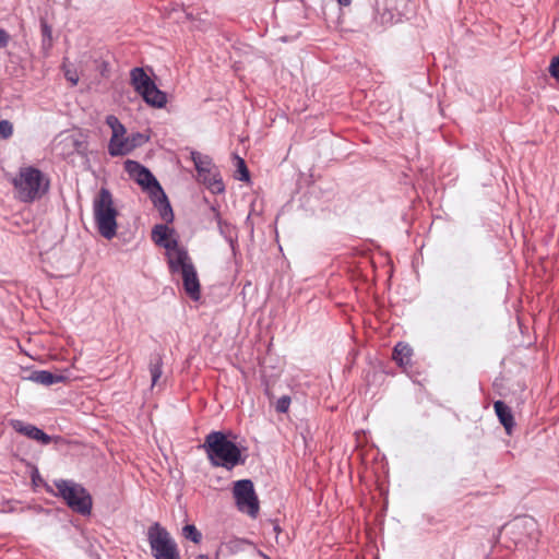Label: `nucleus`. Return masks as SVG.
<instances>
[{
	"label": "nucleus",
	"instance_id": "obj_17",
	"mask_svg": "<svg viewBox=\"0 0 559 559\" xmlns=\"http://www.w3.org/2000/svg\"><path fill=\"white\" fill-rule=\"evenodd\" d=\"M412 356L413 349L408 344L400 342L395 345L393 349V359L399 366L403 368L411 366Z\"/></svg>",
	"mask_w": 559,
	"mask_h": 559
},
{
	"label": "nucleus",
	"instance_id": "obj_1",
	"mask_svg": "<svg viewBox=\"0 0 559 559\" xmlns=\"http://www.w3.org/2000/svg\"><path fill=\"white\" fill-rule=\"evenodd\" d=\"M201 447L214 467H224L230 471L237 465L245 464L246 460L242 457L240 449L223 431H211Z\"/></svg>",
	"mask_w": 559,
	"mask_h": 559
},
{
	"label": "nucleus",
	"instance_id": "obj_27",
	"mask_svg": "<svg viewBox=\"0 0 559 559\" xmlns=\"http://www.w3.org/2000/svg\"><path fill=\"white\" fill-rule=\"evenodd\" d=\"M290 405V397L288 395H284L280 397L276 402L275 409L278 413H286Z\"/></svg>",
	"mask_w": 559,
	"mask_h": 559
},
{
	"label": "nucleus",
	"instance_id": "obj_30",
	"mask_svg": "<svg viewBox=\"0 0 559 559\" xmlns=\"http://www.w3.org/2000/svg\"><path fill=\"white\" fill-rule=\"evenodd\" d=\"M126 128L122 123H119L118 127H116L112 131H111V138L110 139H117V138H122V135H126Z\"/></svg>",
	"mask_w": 559,
	"mask_h": 559
},
{
	"label": "nucleus",
	"instance_id": "obj_32",
	"mask_svg": "<svg viewBox=\"0 0 559 559\" xmlns=\"http://www.w3.org/2000/svg\"><path fill=\"white\" fill-rule=\"evenodd\" d=\"M10 39V35L7 33L5 29L0 28V48L7 47Z\"/></svg>",
	"mask_w": 559,
	"mask_h": 559
},
{
	"label": "nucleus",
	"instance_id": "obj_10",
	"mask_svg": "<svg viewBox=\"0 0 559 559\" xmlns=\"http://www.w3.org/2000/svg\"><path fill=\"white\" fill-rule=\"evenodd\" d=\"M174 233L167 225H155L152 230V239L153 241L167 250V260L170 261V253L176 252L177 250H186L183 247L178 245L177 239L170 238L169 236Z\"/></svg>",
	"mask_w": 559,
	"mask_h": 559
},
{
	"label": "nucleus",
	"instance_id": "obj_9",
	"mask_svg": "<svg viewBox=\"0 0 559 559\" xmlns=\"http://www.w3.org/2000/svg\"><path fill=\"white\" fill-rule=\"evenodd\" d=\"M124 170L139 186L143 188L150 195L162 192V186L153 174L136 160L127 159L124 162Z\"/></svg>",
	"mask_w": 559,
	"mask_h": 559
},
{
	"label": "nucleus",
	"instance_id": "obj_16",
	"mask_svg": "<svg viewBox=\"0 0 559 559\" xmlns=\"http://www.w3.org/2000/svg\"><path fill=\"white\" fill-rule=\"evenodd\" d=\"M29 379L36 383L48 386L64 381L66 377L48 370H37L32 372Z\"/></svg>",
	"mask_w": 559,
	"mask_h": 559
},
{
	"label": "nucleus",
	"instance_id": "obj_4",
	"mask_svg": "<svg viewBox=\"0 0 559 559\" xmlns=\"http://www.w3.org/2000/svg\"><path fill=\"white\" fill-rule=\"evenodd\" d=\"M169 272L180 274L186 294L192 300H199L201 297V285L198 277L197 269L189 257L187 250H177L170 253L168 262Z\"/></svg>",
	"mask_w": 559,
	"mask_h": 559
},
{
	"label": "nucleus",
	"instance_id": "obj_14",
	"mask_svg": "<svg viewBox=\"0 0 559 559\" xmlns=\"http://www.w3.org/2000/svg\"><path fill=\"white\" fill-rule=\"evenodd\" d=\"M150 198L155 207L158 209L162 219L166 223H171L174 221V212L164 190L162 189L160 193H154Z\"/></svg>",
	"mask_w": 559,
	"mask_h": 559
},
{
	"label": "nucleus",
	"instance_id": "obj_13",
	"mask_svg": "<svg viewBox=\"0 0 559 559\" xmlns=\"http://www.w3.org/2000/svg\"><path fill=\"white\" fill-rule=\"evenodd\" d=\"M513 534L526 533L527 537L534 542L538 540L539 532L537 523L533 518L523 516L516 519L512 525Z\"/></svg>",
	"mask_w": 559,
	"mask_h": 559
},
{
	"label": "nucleus",
	"instance_id": "obj_33",
	"mask_svg": "<svg viewBox=\"0 0 559 559\" xmlns=\"http://www.w3.org/2000/svg\"><path fill=\"white\" fill-rule=\"evenodd\" d=\"M337 2L342 7H347L352 3V0H337Z\"/></svg>",
	"mask_w": 559,
	"mask_h": 559
},
{
	"label": "nucleus",
	"instance_id": "obj_22",
	"mask_svg": "<svg viewBox=\"0 0 559 559\" xmlns=\"http://www.w3.org/2000/svg\"><path fill=\"white\" fill-rule=\"evenodd\" d=\"M182 536L194 544H200L202 540L201 532L193 524H187L182 527Z\"/></svg>",
	"mask_w": 559,
	"mask_h": 559
},
{
	"label": "nucleus",
	"instance_id": "obj_25",
	"mask_svg": "<svg viewBox=\"0 0 559 559\" xmlns=\"http://www.w3.org/2000/svg\"><path fill=\"white\" fill-rule=\"evenodd\" d=\"M13 134V124L9 120H0V139L8 140Z\"/></svg>",
	"mask_w": 559,
	"mask_h": 559
},
{
	"label": "nucleus",
	"instance_id": "obj_11",
	"mask_svg": "<svg viewBox=\"0 0 559 559\" xmlns=\"http://www.w3.org/2000/svg\"><path fill=\"white\" fill-rule=\"evenodd\" d=\"M10 426L19 433L35 440L44 445L49 444L52 438L38 427L26 424L20 419L10 420Z\"/></svg>",
	"mask_w": 559,
	"mask_h": 559
},
{
	"label": "nucleus",
	"instance_id": "obj_2",
	"mask_svg": "<svg viewBox=\"0 0 559 559\" xmlns=\"http://www.w3.org/2000/svg\"><path fill=\"white\" fill-rule=\"evenodd\" d=\"M11 182L14 188V198L23 203H33L41 199L50 186L49 178L34 166L21 167Z\"/></svg>",
	"mask_w": 559,
	"mask_h": 559
},
{
	"label": "nucleus",
	"instance_id": "obj_12",
	"mask_svg": "<svg viewBox=\"0 0 559 559\" xmlns=\"http://www.w3.org/2000/svg\"><path fill=\"white\" fill-rule=\"evenodd\" d=\"M198 180L206 186L212 193L218 194L225 191L224 182L216 166L210 170L206 169L204 173H199Z\"/></svg>",
	"mask_w": 559,
	"mask_h": 559
},
{
	"label": "nucleus",
	"instance_id": "obj_23",
	"mask_svg": "<svg viewBox=\"0 0 559 559\" xmlns=\"http://www.w3.org/2000/svg\"><path fill=\"white\" fill-rule=\"evenodd\" d=\"M40 29L43 36V48L49 50L52 46V29L45 20L40 21Z\"/></svg>",
	"mask_w": 559,
	"mask_h": 559
},
{
	"label": "nucleus",
	"instance_id": "obj_18",
	"mask_svg": "<svg viewBox=\"0 0 559 559\" xmlns=\"http://www.w3.org/2000/svg\"><path fill=\"white\" fill-rule=\"evenodd\" d=\"M132 152V145L127 136L110 139L108 144V153L110 156H123Z\"/></svg>",
	"mask_w": 559,
	"mask_h": 559
},
{
	"label": "nucleus",
	"instance_id": "obj_7",
	"mask_svg": "<svg viewBox=\"0 0 559 559\" xmlns=\"http://www.w3.org/2000/svg\"><path fill=\"white\" fill-rule=\"evenodd\" d=\"M56 496H60L73 511L88 514L92 509V498L84 487L71 480H55Z\"/></svg>",
	"mask_w": 559,
	"mask_h": 559
},
{
	"label": "nucleus",
	"instance_id": "obj_5",
	"mask_svg": "<svg viewBox=\"0 0 559 559\" xmlns=\"http://www.w3.org/2000/svg\"><path fill=\"white\" fill-rule=\"evenodd\" d=\"M146 535L154 559H181L176 540L158 522L147 528Z\"/></svg>",
	"mask_w": 559,
	"mask_h": 559
},
{
	"label": "nucleus",
	"instance_id": "obj_34",
	"mask_svg": "<svg viewBox=\"0 0 559 559\" xmlns=\"http://www.w3.org/2000/svg\"><path fill=\"white\" fill-rule=\"evenodd\" d=\"M195 559H210L207 555H199Z\"/></svg>",
	"mask_w": 559,
	"mask_h": 559
},
{
	"label": "nucleus",
	"instance_id": "obj_28",
	"mask_svg": "<svg viewBox=\"0 0 559 559\" xmlns=\"http://www.w3.org/2000/svg\"><path fill=\"white\" fill-rule=\"evenodd\" d=\"M548 70L550 75L559 81V55L551 59Z\"/></svg>",
	"mask_w": 559,
	"mask_h": 559
},
{
	"label": "nucleus",
	"instance_id": "obj_31",
	"mask_svg": "<svg viewBox=\"0 0 559 559\" xmlns=\"http://www.w3.org/2000/svg\"><path fill=\"white\" fill-rule=\"evenodd\" d=\"M106 123H107V126H108V127L111 129V131H112V130H114L116 127H118V126H119V123H121V122H120V120H119L116 116H114V115H109V116H107V117H106Z\"/></svg>",
	"mask_w": 559,
	"mask_h": 559
},
{
	"label": "nucleus",
	"instance_id": "obj_26",
	"mask_svg": "<svg viewBox=\"0 0 559 559\" xmlns=\"http://www.w3.org/2000/svg\"><path fill=\"white\" fill-rule=\"evenodd\" d=\"M127 138L129 140V143L132 145V151L135 147L143 145L147 141V138L139 132L132 133L131 135H129Z\"/></svg>",
	"mask_w": 559,
	"mask_h": 559
},
{
	"label": "nucleus",
	"instance_id": "obj_19",
	"mask_svg": "<svg viewBox=\"0 0 559 559\" xmlns=\"http://www.w3.org/2000/svg\"><path fill=\"white\" fill-rule=\"evenodd\" d=\"M211 212L217 223L218 230L222 236L230 243L233 251H235V240L230 234L231 226L222 219L219 211L215 206H211Z\"/></svg>",
	"mask_w": 559,
	"mask_h": 559
},
{
	"label": "nucleus",
	"instance_id": "obj_29",
	"mask_svg": "<svg viewBox=\"0 0 559 559\" xmlns=\"http://www.w3.org/2000/svg\"><path fill=\"white\" fill-rule=\"evenodd\" d=\"M64 76L66 79L72 84V85H76L78 82H79V75L75 71H72L70 69L66 70L64 71Z\"/></svg>",
	"mask_w": 559,
	"mask_h": 559
},
{
	"label": "nucleus",
	"instance_id": "obj_24",
	"mask_svg": "<svg viewBox=\"0 0 559 559\" xmlns=\"http://www.w3.org/2000/svg\"><path fill=\"white\" fill-rule=\"evenodd\" d=\"M235 160L238 174L236 178L240 181H248L250 179V175L245 160L237 155L235 156Z\"/></svg>",
	"mask_w": 559,
	"mask_h": 559
},
{
	"label": "nucleus",
	"instance_id": "obj_3",
	"mask_svg": "<svg viewBox=\"0 0 559 559\" xmlns=\"http://www.w3.org/2000/svg\"><path fill=\"white\" fill-rule=\"evenodd\" d=\"M93 214L98 233L108 240L112 239L117 234L118 211L107 188H100L94 198Z\"/></svg>",
	"mask_w": 559,
	"mask_h": 559
},
{
	"label": "nucleus",
	"instance_id": "obj_20",
	"mask_svg": "<svg viewBox=\"0 0 559 559\" xmlns=\"http://www.w3.org/2000/svg\"><path fill=\"white\" fill-rule=\"evenodd\" d=\"M191 158L193 160L198 174L201 171L204 173L206 169L210 170L215 167L211 157H209L207 155H203L199 152H192Z\"/></svg>",
	"mask_w": 559,
	"mask_h": 559
},
{
	"label": "nucleus",
	"instance_id": "obj_15",
	"mask_svg": "<svg viewBox=\"0 0 559 559\" xmlns=\"http://www.w3.org/2000/svg\"><path fill=\"white\" fill-rule=\"evenodd\" d=\"M493 408L496 415L499 418V421L504 427L508 433L511 432V429L514 426V418L511 412V408L503 401H496L493 403Z\"/></svg>",
	"mask_w": 559,
	"mask_h": 559
},
{
	"label": "nucleus",
	"instance_id": "obj_21",
	"mask_svg": "<svg viewBox=\"0 0 559 559\" xmlns=\"http://www.w3.org/2000/svg\"><path fill=\"white\" fill-rule=\"evenodd\" d=\"M162 366H163V360H162V357L160 355H155L151 358V361H150V372H151V378H152V385H155L157 383V381L159 380V378L162 377Z\"/></svg>",
	"mask_w": 559,
	"mask_h": 559
},
{
	"label": "nucleus",
	"instance_id": "obj_6",
	"mask_svg": "<svg viewBox=\"0 0 559 559\" xmlns=\"http://www.w3.org/2000/svg\"><path fill=\"white\" fill-rule=\"evenodd\" d=\"M130 84L147 105L155 108L166 106V93L156 86L143 68L136 67L130 71Z\"/></svg>",
	"mask_w": 559,
	"mask_h": 559
},
{
	"label": "nucleus",
	"instance_id": "obj_8",
	"mask_svg": "<svg viewBox=\"0 0 559 559\" xmlns=\"http://www.w3.org/2000/svg\"><path fill=\"white\" fill-rule=\"evenodd\" d=\"M234 499L237 509L255 519L260 511L258 496L254 491L253 483L250 479H241L234 483Z\"/></svg>",
	"mask_w": 559,
	"mask_h": 559
}]
</instances>
